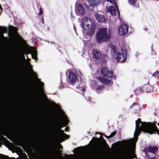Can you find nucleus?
I'll return each instance as SVG.
<instances>
[{
    "mask_svg": "<svg viewBox=\"0 0 159 159\" xmlns=\"http://www.w3.org/2000/svg\"><path fill=\"white\" fill-rule=\"evenodd\" d=\"M135 123V129L134 134V138L132 139L131 141L133 143H135L137 139V136L142 131L150 134H156L157 132L159 135V130L155 125L156 122H154L153 123L145 122H142L140 119H138L136 121Z\"/></svg>",
    "mask_w": 159,
    "mask_h": 159,
    "instance_id": "obj_1",
    "label": "nucleus"
},
{
    "mask_svg": "<svg viewBox=\"0 0 159 159\" xmlns=\"http://www.w3.org/2000/svg\"><path fill=\"white\" fill-rule=\"evenodd\" d=\"M111 48L112 57L116 59L117 62H123L126 61L127 58V52L129 49L128 45H124L120 48L119 49L113 45L111 46Z\"/></svg>",
    "mask_w": 159,
    "mask_h": 159,
    "instance_id": "obj_2",
    "label": "nucleus"
},
{
    "mask_svg": "<svg viewBox=\"0 0 159 159\" xmlns=\"http://www.w3.org/2000/svg\"><path fill=\"white\" fill-rule=\"evenodd\" d=\"M110 38V32L107 28H102L98 31L96 35V40L98 43L108 41Z\"/></svg>",
    "mask_w": 159,
    "mask_h": 159,
    "instance_id": "obj_3",
    "label": "nucleus"
},
{
    "mask_svg": "<svg viewBox=\"0 0 159 159\" xmlns=\"http://www.w3.org/2000/svg\"><path fill=\"white\" fill-rule=\"evenodd\" d=\"M82 26L85 30H89L88 33L90 36L92 35L94 32L95 27L91 19L84 17L82 20Z\"/></svg>",
    "mask_w": 159,
    "mask_h": 159,
    "instance_id": "obj_4",
    "label": "nucleus"
},
{
    "mask_svg": "<svg viewBox=\"0 0 159 159\" xmlns=\"http://www.w3.org/2000/svg\"><path fill=\"white\" fill-rule=\"evenodd\" d=\"M69 120H67V117L65 116H64V123L60 124H56L51 126V129L54 131H56L57 130L61 131V136L62 137L67 139L68 137V135H66V134L63 133V130H61V128L65 126H66Z\"/></svg>",
    "mask_w": 159,
    "mask_h": 159,
    "instance_id": "obj_5",
    "label": "nucleus"
},
{
    "mask_svg": "<svg viewBox=\"0 0 159 159\" xmlns=\"http://www.w3.org/2000/svg\"><path fill=\"white\" fill-rule=\"evenodd\" d=\"M142 89L140 88L137 89L136 90L134 91V93L137 94L139 93L142 91L151 92L153 91V87L148 84L143 85Z\"/></svg>",
    "mask_w": 159,
    "mask_h": 159,
    "instance_id": "obj_6",
    "label": "nucleus"
},
{
    "mask_svg": "<svg viewBox=\"0 0 159 159\" xmlns=\"http://www.w3.org/2000/svg\"><path fill=\"white\" fill-rule=\"evenodd\" d=\"M118 31L119 35L124 36L128 32V27L127 25L125 24H122L119 27Z\"/></svg>",
    "mask_w": 159,
    "mask_h": 159,
    "instance_id": "obj_7",
    "label": "nucleus"
},
{
    "mask_svg": "<svg viewBox=\"0 0 159 159\" xmlns=\"http://www.w3.org/2000/svg\"><path fill=\"white\" fill-rule=\"evenodd\" d=\"M115 7L113 6H110L108 7L107 6H106V13L108 14L109 13L111 15L115 16L116 15V13L117 12L118 14H119V12L118 10V7L116 3L115 2Z\"/></svg>",
    "mask_w": 159,
    "mask_h": 159,
    "instance_id": "obj_8",
    "label": "nucleus"
},
{
    "mask_svg": "<svg viewBox=\"0 0 159 159\" xmlns=\"http://www.w3.org/2000/svg\"><path fill=\"white\" fill-rule=\"evenodd\" d=\"M101 73L102 75L107 78H111L112 76L111 71L109 70L106 67H102L101 70Z\"/></svg>",
    "mask_w": 159,
    "mask_h": 159,
    "instance_id": "obj_9",
    "label": "nucleus"
},
{
    "mask_svg": "<svg viewBox=\"0 0 159 159\" xmlns=\"http://www.w3.org/2000/svg\"><path fill=\"white\" fill-rule=\"evenodd\" d=\"M75 12L76 14L78 15H83L85 14V11L82 5L79 3L76 8Z\"/></svg>",
    "mask_w": 159,
    "mask_h": 159,
    "instance_id": "obj_10",
    "label": "nucleus"
},
{
    "mask_svg": "<svg viewBox=\"0 0 159 159\" xmlns=\"http://www.w3.org/2000/svg\"><path fill=\"white\" fill-rule=\"evenodd\" d=\"M37 51L34 48H31L27 52V54H31L32 58L36 60L37 56Z\"/></svg>",
    "mask_w": 159,
    "mask_h": 159,
    "instance_id": "obj_11",
    "label": "nucleus"
},
{
    "mask_svg": "<svg viewBox=\"0 0 159 159\" xmlns=\"http://www.w3.org/2000/svg\"><path fill=\"white\" fill-rule=\"evenodd\" d=\"M68 78L72 83H75L77 79L76 75L75 74L72 72H70L68 75Z\"/></svg>",
    "mask_w": 159,
    "mask_h": 159,
    "instance_id": "obj_12",
    "label": "nucleus"
},
{
    "mask_svg": "<svg viewBox=\"0 0 159 159\" xmlns=\"http://www.w3.org/2000/svg\"><path fill=\"white\" fill-rule=\"evenodd\" d=\"M95 16L98 22L106 23V20L104 16L96 14Z\"/></svg>",
    "mask_w": 159,
    "mask_h": 159,
    "instance_id": "obj_13",
    "label": "nucleus"
},
{
    "mask_svg": "<svg viewBox=\"0 0 159 159\" xmlns=\"http://www.w3.org/2000/svg\"><path fill=\"white\" fill-rule=\"evenodd\" d=\"M93 58L96 59H99L101 56V53L97 49H93Z\"/></svg>",
    "mask_w": 159,
    "mask_h": 159,
    "instance_id": "obj_14",
    "label": "nucleus"
},
{
    "mask_svg": "<svg viewBox=\"0 0 159 159\" xmlns=\"http://www.w3.org/2000/svg\"><path fill=\"white\" fill-rule=\"evenodd\" d=\"M98 80L102 84L107 85H108L111 83V81L110 80L104 78L102 77H99L98 78Z\"/></svg>",
    "mask_w": 159,
    "mask_h": 159,
    "instance_id": "obj_15",
    "label": "nucleus"
},
{
    "mask_svg": "<svg viewBox=\"0 0 159 159\" xmlns=\"http://www.w3.org/2000/svg\"><path fill=\"white\" fill-rule=\"evenodd\" d=\"M88 2L90 5L93 6H96L99 3L98 0H89Z\"/></svg>",
    "mask_w": 159,
    "mask_h": 159,
    "instance_id": "obj_16",
    "label": "nucleus"
},
{
    "mask_svg": "<svg viewBox=\"0 0 159 159\" xmlns=\"http://www.w3.org/2000/svg\"><path fill=\"white\" fill-rule=\"evenodd\" d=\"M149 152L153 153H155L157 151L158 149L156 147H150L148 149Z\"/></svg>",
    "mask_w": 159,
    "mask_h": 159,
    "instance_id": "obj_17",
    "label": "nucleus"
},
{
    "mask_svg": "<svg viewBox=\"0 0 159 159\" xmlns=\"http://www.w3.org/2000/svg\"><path fill=\"white\" fill-rule=\"evenodd\" d=\"M139 107V106L138 103H134L130 106V108H135V109H138Z\"/></svg>",
    "mask_w": 159,
    "mask_h": 159,
    "instance_id": "obj_18",
    "label": "nucleus"
},
{
    "mask_svg": "<svg viewBox=\"0 0 159 159\" xmlns=\"http://www.w3.org/2000/svg\"><path fill=\"white\" fill-rule=\"evenodd\" d=\"M129 3L131 6H134L137 2V0H129Z\"/></svg>",
    "mask_w": 159,
    "mask_h": 159,
    "instance_id": "obj_19",
    "label": "nucleus"
},
{
    "mask_svg": "<svg viewBox=\"0 0 159 159\" xmlns=\"http://www.w3.org/2000/svg\"><path fill=\"white\" fill-rule=\"evenodd\" d=\"M26 65L30 69V70L31 72L34 75V76H35L36 75L35 73L31 70V65L29 64V63L26 62Z\"/></svg>",
    "mask_w": 159,
    "mask_h": 159,
    "instance_id": "obj_20",
    "label": "nucleus"
},
{
    "mask_svg": "<svg viewBox=\"0 0 159 159\" xmlns=\"http://www.w3.org/2000/svg\"><path fill=\"white\" fill-rule=\"evenodd\" d=\"M116 133V132H113L110 135H109L108 136H107L106 135H105L104 134H103V135L105 136L107 138H111L112 137H113L114 135H115Z\"/></svg>",
    "mask_w": 159,
    "mask_h": 159,
    "instance_id": "obj_21",
    "label": "nucleus"
},
{
    "mask_svg": "<svg viewBox=\"0 0 159 159\" xmlns=\"http://www.w3.org/2000/svg\"><path fill=\"white\" fill-rule=\"evenodd\" d=\"M103 88L104 86L103 85L99 86L96 89L95 91L97 93H98V91L101 90Z\"/></svg>",
    "mask_w": 159,
    "mask_h": 159,
    "instance_id": "obj_22",
    "label": "nucleus"
},
{
    "mask_svg": "<svg viewBox=\"0 0 159 159\" xmlns=\"http://www.w3.org/2000/svg\"><path fill=\"white\" fill-rule=\"evenodd\" d=\"M107 1L113 5H115L116 0H107Z\"/></svg>",
    "mask_w": 159,
    "mask_h": 159,
    "instance_id": "obj_23",
    "label": "nucleus"
},
{
    "mask_svg": "<svg viewBox=\"0 0 159 159\" xmlns=\"http://www.w3.org/2000/svg\"><path fill=\"white\" fill-rule=\"evenodd\" d=\"M0 159H15V158L13 157L9 158L7 156H5L2 157H0Z\"/></svg>",
    "mask_w": 159,
    "mask_h": 159,
    "instance_id": "obj_24",
    "label": "nucleus"
},
{
    "mask_svg": "<svg viewBox=\"0 0 159 159\" xmlns=\"http://www.w3.org/2000/svg\"><path fill=\"white\" fill-rule=\"evenodd\" d=\"M159 75V71H156L152 75L154 77L158 75Z\"/></svg>",
    "mask_w": 159,
    "mask_h": 159,
    "instance_id": "obj_25",
    "label": "nucleus"
},
{
    "mask_svg": "<svg viewBox=\"0 0 159 159\" xmlns=\"http://www.w3.org/2000/svg\"><path fill=\"white\" fill-rule=\"evenodd\" d=\"M42 95L43 97V98L46 100L47 99V96L45 93L43 92H42Z\"/></svg>",
    "mask_w": 159,
    "mask_h": 159,
    "instance_id": "obj_26",
    "label": "nucleus"
},
{
    "mask_svg": "<svg viewBox=\"0 0 159 159\" xmlns=\"http://www.w3.org/2000/svg\"><path fill=\"white\" fill-rule=\"evenodd\" d=\"M37 80H38V81L39 82V84L41 86H43V83L42 82H41V81H40L39 80V79H37Z\"/></svg>",
    "mask_w": 159,
    "mask_h": 159,
    "instance_id": "obj_27",
    "label": "nucleus"
},
{
    "mask_svg": "<svg viewBox=\"0 0 159 159\" xmlns=\"http://www.w3.org/2000/svg\"><path fill=\"white\" fill-rule=\"evenodd\" d=\"M42 13H43L42 10L41 8H40V12L38 14L39 15H41L42 14Z\"/></svg>",
    "mask_w": 159,
    "mask_h": 159,
    "instance_id": "obj_28",
    "label": "nucleus"
},
{
    "mask_svg": "<svg viewBox=\"0 0 159 159\" xmlns=\"http://www.w3.org/2000/svg\"><path fill=\"white\" fill-rule=\"evenodd\" d=\"M23 59L25 61H26V59L25 58V57H24V54H23Z\"/></svg>",
    "mask_w": 159,
    "mask_h": 159,
    "instance_id": "obj_29",
    "label": "nucleus"
},
{
    "mask_svg": "<svg viewBox=\"0 0 159 159\" xmlns=\"http://www.w3.org/2000/svg\"><path fill=\"white\" fill-rule=\"evenodd\" d=\"M65 130L66 131H67L68 130V128L66 127L65 128Z\"/></svg>",
    "mask_w": 159,
    "mask_h": 159,
    "instance_id": "obj_30",
    "label": "nucleus"
},
{
    "mask_svg": "<svg viewBox=\"0 0 159 159\" xmlns=\"http://www.w3.org/2000/svg\"><path fill=\"white\" fill-rule=\"evenodd\" d=\"M74 30L76 32V28L74 26Z\"/></svg>",
    "mask_w": 159,
    "mask_h": 159,
    "instance_id": "obj_31",
    "label": "nucleus"
},
{
    "mask_svg": "<svg viewBox=\"0 0 159 159\" xmlns=\"http://www.w3.org/2000/svg\"><path fill=\"white\" fill-rule=\"evenodd\" d=\"M62 148V146L61 145H60V149H61V148Z\"/></svg>",
    "mask_w": 159,
    "mask_h": 159,
    "instance_id": "obj_32",
    "label": "nucleus"
},
{
    "mask_svg": "<svg viewBox=\"0 0 159 159\" xmlns=\"http://www.w3.org/2000/svg\"><path fill=\"white\" fill-rule=\"evenodd\" d=\"M103 0H98L99 1V3L102 1Z\"/></svg>",
    "mask_w": 159,
    "mask_h": 159,
    "instance_id": "obj_33",
    "label": "nucleus"
},
{
    "mask_svg": "<svg viewBox=\"0 0 159 159\" xmlns=\"http://www.w3.org/2000/svg\"><path fill=\"white\" fill-rule=\"evenodd\" d=\"M59 152H60V154H61V150H59Z\"/></svg>",
    "mask_w": 159,
    "mask_h": 159,
    "instance_id": "obj_34",
    "label": "nucleus"
},
{
    "mask_svg": "<svg viewBox=\"0 0 159 159\" xmlns=\"http://www.w3.org/2000/svg\"><path fill=\"white\" fill-rule=\"evenodd\" d=\"M149 159H156L155 158H149Z\"/></svg>",
    "mask_w": 159,
    "mask_h": 159,
    "instance_id": "obj_35",
    "label": "nucleus"
},
{
    "mask_svg": "<svg viewBox=\"0 0 159 159\" xmlns=\"http://www.w3.org/2000/svg\"><path fill=\"white\" fill-rule=\"evenodd\" d=\"M84 88H83L82 89V91H84Z\"/></svg>",
    "mask_w": 159,
    "mask_h": 159,
    "instance_id": "obj_36",
    "label": "nucleus"
},
{
    "mask_svg": "<svg viewBox=\"0 0 159 159\" xmlns=\"http://www.w3.org/2000/svg\"><path fill=\"white\" fill-rule=\"evenodd\" d=\"M27 59H28V61H29L30 60V59H29L28 58H27Z\"/></svg>",
    "mask_w": 159,
    "mask_h": 159,
    "instance_id": "obj_37",
    "label": "nucleus"
}]
</instances>
